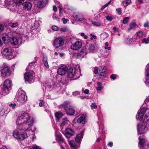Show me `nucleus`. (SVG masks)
I'll use <instances>...</instances> for the list:
<instances>
[{
	"instance_id": "f257e3e1",
	"label": "nucleus",
	"mask_w": 149,
	"mask_h": 149,
	"mask_svg": "<svg viewBox=\"0 0 149 149\" xmlns=\"http://www.w3.org/2000/svg\"><path fill=\"white\" fill-rule=\"evenodd\" d=\"M17 129L23 131H29L33 126L34 121L30 115L27 113H23L18 117L16 121Z\"/></svg>"
},
{
	"instance_id": "f03ea898",
	"label": "nucleus",
	"mask_w": 149,
	"mask_h": 149,
	"mask_svg": "<svg viewBox=\"0 0 149 149\" xmlns=\"http://www.w3.org/2000/svg\"><path fill=\"white\" fill-rule=\"evenodd\" d=\"M81 70L79 66L77 69L74 67L70 68L68 72V76L71 79H77L80 77Z\"/></svg>"
},
{
	"instance_id": "7ed1b4c3",
	"label": "nucleus",
	"mask_w": 149,
	"mask_h": 149,
	"mask_svg": "<svg viewBox=\"0 0 149 149\" xmlns=\"http://www.w3.org/2000/svg\"><path fill=\"white\" fill-rule=\"evenodd\" d=\"M12 81L9 79L6 80L4 82L3 88H1L0 94L5 96L8 94L11 89Z\"/></svg>"
},
{
	"instance_id": "20e7f679",
	"label": "nucleus",
	"mask_w": 149,
	"mask_h": 149,
	"mask_svg": "<svg viewBox=\"0 0 149 149\" xmlns=\"http://www.w3.org/2000/svg\"><path fill=\"white\" fill-rule=\"evenodd\" d=\"M83 135V132H81L77 135L75 138V140L77 143H76L73 141H69V144L72 148L74 149H77L79 148L80 146L79 144L81 142Z\"/></svg>"
},
{
	"instance_id": "39448f33",
	"label": "nucleus",
	"mask_w": 149,
	"mask_h": 149,
	"mask_svg": "<svg viewBox=\"0 0 149 149\" xmlns=\"http://www.w3.org/2000/svg\"><path fill=\"white\" fill-rule=\"evenodd\" d=\"M16 97L20 105L22 104L27 100V97L25 95V92L21 89L18 90Z\"/></svg>"
},
{
	"instance_id": "423d86ee",
	"label": "nucleus",
	"mask_w": 149,
	"mask_h": 149,
	"mask_svg": "<svg viewBox=\"0 0 149 149\" xmlns=\"http://www.w3.org/2000/svg\"><path fill=\"white\" fill-rule=\"evenodd\" d=\"M24 75V78L26 82L28 83H31L33 81V75L34 74L33 70L30 69L27 70Z\"/></svg>"
},
{
	"instance_id": "0eeeda50",
	"label": "nucleus",
	"mask_w": 149,
	"mask_h": 149,
	"mask_svg": "<svg viewBox=\"0 0 149 149\" xmlns=\"http://www.w3.org/2000/svg\"><path fill=\"white\" fill-rule=\"evenodd\" d=\"M64 41V39L62 36L56 38L54 40L53 45L57 48L63 45Z\"/></svg>"
},
{
	"instance_id": "6e6552de",
	"label": "nucleus",
	"mask_w": 149,
	"mask_h": 149,
	"mask_svg": "<svg viewBox=\"0 0 149 149\" xmlns=\"http://www.w3.org/2000/svg\"><path fill=\"white\" fill-rule=\"evenodd\" d=\"M2 54L6 57L10 59L14 58L15 56V53L14 52H12L11 50L8 48H4L2 52Z\"/></svg>"
},
{
	"instance_id": "1a4fd4ad",
	"label": "nucleus",
	"mask_w": 149,
	"mask_h": 149,
	"mask_svg": "<svg viewBox=\"0 0 149 149\" xmlns=\"http://www.w3.org/2000/svg\"><path fill=\"white\" fill-rule=\"evenodd\" d=\"M1 74L2 76L3 77L8 76L11 73V70L9 67L6 64L4 63L3 64Z\"/></svg>"
},
{
	"instance_id": "9d476101",
	"label": "nucleus",
	"mask_w": 149,
	"mask_h": 149,
	"mask_svg": "<svg viewBox=\"0 0 149 149\" xmlns=\"http://www.w3.org/2000/svg\"><path fill=\"white\" fill-rule=\"evenodd\" d=\"M68 102H65L62 105L63 107L65 108L66 113L70 115H73L75 112L74 110L70 107H68Z\"/></svg>"
},
{
	"instance_id": "9b49d317",
	"label": "nucleus",
	"mask_w": 149,
	"mask_h": 149,
	"mask_svg": "<svg viewBox=\"0 0 149 149\" xmlns=\"http://www.w3.org/2000/svg\"><path fill=\"white\" fill-rule=\"evenodd\" d=\"M137 130L139 134H142L146 133L148 130V127L145 125H142L141 124H137Z\"/></svg>"
},
{
	"instance_id": "f8f14e48",
	"label": "nucleus",
	"mask_w": 149,
	"mask_h": 149,
	"mask_svg": "<svg viewBox=\"0 0 149 149\" xmlns=\"http://www.w3.org/2000/svg\"><path fill=\"white\" fill-rule=\"evenodd\" d=\"M146 109L145 107L141 108L138 111V113L136 116V119L140 120H141L144 114L146 112Z\"/></svg>"
},
{
	"instance_id": "ddd939ff",
	"label": "nucleus",
	"mask_w": 149,
	"mask_h": 149,
	"mask_svg": "<svg viewBox=\"0 0 149 149\" xmlns=\"http://www.w3.org/2000/svg\"><path fill=\"white\" fill-rule=\"evenodd\" d=\"M73 18L77 21L80 22L84 19V16L79 12H75L73 14Z\"/></svg>"
},
{
	"instance_id": "4468645a",
	"label": "nucleus",
	"mask_w": 149,
	"mask_h": 149,
	"mask_svg": "<svg viewBox=\"0 0 149 149\" xmlns=\"http://www.w3.org/2000/svg\"><path fill=\"white\" fill-rule=\"evenodd\" d=\"M82 44V43L81 42L77 41L72 45L71 48L72 49L77 50L81 47Z\"/></svg>"
},
{
	"instance_id": "2eb2a0df",
	"label": "nucleus",
	"mask_w": 149,
	"mask_h": 149,
	"mask_svg": "<svg viewBox=\"0 0 149 149\" xmlns=\"http://www.w3.org/2000/svg\"><path fill=\"white\" fill-rule=\"evenodd\" d=\"M145 75L146 78L145 83L149 86V63L146 66Z\"/></svg>"
},
{
	"instance_id": "dca6fc26",
	"label": "nucleus",
	"mask_w": 149,
	"mask_h": 149,
	"mask_svg": "<svg viewBox=\"0 0 149 149\" xmlns=\"http://www.w3.org/2000/svg\"><path fill=\"white\" fill-rule=\"evenodd\" d=\"M68 70V68L65 66L61 67L58 69V73L60 75L65 74Z\"/></svg>"
},
{
	"instance_id": "f3484780",
	"label": "nucleus",
	"mask_w": 149,
	"mask_h": 149,
	"mask_svg": "<svg viewBox=\"0 0 149 149\" xmlns=\"http://www.w3.org/2000/svg\"><path fill=\"white\" fill-rule=\"evenodd\" d=\"M74 134L73 130L70 128H66L65 130L64 135L67 138H70Z\"/></svg>"
},
{
	"instance_id": "a211bd4d",
	"label": "nucleus",
	"mask_w": 149,
	"mask_h": 149,
	"mask_svg": "<svg viewBox=\"0 0 149 149\" xmlns=\"http://www.w3.org/2000/svg\"><path fill=\"white\" fill-rule=\"evenodd\" d=\"M48 0H39L38 2L37 7L39 8H43L48 3Z\"/></svg>"
},
{
	"instance_id": "6ab92c4d",
	"label": "nucleus",
	"mask_w": 149,
	"mask_h": 149,
	"mask_svg": "<svg viewBox=\"0 0 149 149\" xmlns=\"http://www.w3.org/2000/svg\"><path fill=\"white\" fill-rule=\"evenodd\" d=\"M106 70V68L105 66L100 67L99 69V72L100 75L103 77H105V72Z\"/></svg>"
},
{
	"instance_id": "aec40b11",
	"label": "nucleus",
	"mask_w": 149,
	"mask_h": 149,
	"mask_svg": "<svg viewBox=\"0 0 149 149\" xmlns=\"http://www.w3.org/2000/svg\"><path fill=\"white\" fill-rule=\"evenodd\" d=\"M85 116L84 115H82L81 116L78 118L77 119L75 118L74 119V121H77L78 123L84 124L85 122Z\"/></svg>"
},
{
	"instance_id": "412c9836",
	"label": "nucleus",
	"mask_w": 149,
	"mask_h": 149,
	"mask_svg": "<svg viewBox=\"0 0 149 149\" xmlns=\"http://www.w3.org/2000/svg\"><path fill=\"white\" fill-rule=\"evenodd\" d=\"M70 123V122L68 120L66 119L63 120L61 125V129L62 130L63 128H66L68 127Z\"/></svg>"
},
{
	"instance_id": "4be33fe9",
	"label": "nucleus",
	"mask_w": 149,
	"mask_h": 149,
	"mask_svg": "<svg viewBox=\"0 0 149 149\" xmlns=\"http://www.w3.org/2000/svg\"><path fill=\"white\" fill-rule=\"evenodd\" d=\"M23 6L26 9H30L32 6V4L29 1H26L23 3Z\"/></svg>"
},
{
	"instance_id": "5701e85b",
	"label": "nucleus",
	"mask_w": 149,
	"mask_h": 149,
	"mask_svg": "<svg viewBox=\"0 0 149 149\" xmlns=\"http://www.w3.org/2000/svg\"><path fill=\"white\" fill-rule=\"evenodd\" d=\"M10 42L12 45H16L18 44L19 41L15 37H13L10 40Z\"/></svg>"
},
{
	"instance_id": "b1692460",
	"label": "nucleus",
	"mask_w": 149,
	"mask_h": 149,
	"mask_svg": "<svg viewBox=\"0 0 149 149\" xmlns=\"http://www.w3.org/2000/svg\"><path fill=\"white\" fill-rule=\"evenodd\" d=\"M139 147H140V148L141 149L144 147L143 146L144 143L145 142V140L144 139H141L140 137L139 138Z\"/></svg>"
},
{
	"instance_id": "393cba45",
	"label": "nucleus",
	"mask_w": 149,
	"mask_h": 149,
	"mask_svg": "<svg viewBox=\"0 0 149 149\" xmlns=\"http://www.w3.org/2000/svg\"><path fill=\"white\" fill-rule=\"evenodd\" d=\"M57 137L60 141V142H61V141L62 142V143H61V148H62V149H64V147L63 146V145L64 143L65 144V143H64V139L61 136V135H58L57 136Z\"/></svg>"
},
{
	"instance_id": "a878e982",
	"label": "nucleus",
	"mask_w": 149,
	"mask_h": 149,
	"mask_svg": "<svg viewBox=\"0 0 149 149\" xmlns=\"http://www.w3.org/2000/svg\"><path fill=\"white\" fill-rule=\"evenodd\" d=\"M36 62H33L30 63L28 66L27 68H26V70H30V69L34 68L36 65Z\"/></svg>"
},
{
	"instance_id": "bb28decb",
	"label": "nucleus",
	"mask_w": 149,
	"mask_h": 149,
	"mask_svg": "<svg viewBox=\"0 0 149 149\" xmlns=\"http://www.w3.org/2000/svg\"><path fill=\"white\" fill-rule=\"evenodd\" d=\"M63 116V114L59 112H56L55 114V116L56 118V120H59Z\"/></svg>"
},
{
	"instance_id": "cd10ccee",
	"label": "nucleus",
	"mask_w": 149,
	"mask_h": 149,
	"mask_svg": "<svg viewBox=\"0 0 149 149\" xmlns=\"http://www.w3.org/2000/svg\"><path fill=\"white\" fill-rule=\"evenodd\" d=\"M43 62L44 64L45 67L48 68H49V65L47 62V58L46 56H43Z\"/></svg>"
},
{
	"instance_id": "c85d7f7f",
	"label": "nucleus",
	"mask_w": 149,
	"mask_h": 149,
	"mask_svg": "<svg viewBox=\"0 0 149 149\" xmlns=\"http://www.w3.org/2000/svg\"><path fill=\"white\" fill-rule=\"evenodd\" d=\"M31 20L33 22H35L34 24L32 25V27L34 29H36L38 28L39 26L38 22L37 21H36L34 19H32Z\"/></svg>"
},
{
	"instance_id": "c756f323",
	"label": "nucleus",
	"mask_w": 149,
	"mask_h": 149,
	"mask_svg": "<svg viewBox=\"0 0 149 149\" xmlns=\"http://www.w3.org/2000/svg\"><path fill=\"white\" fill-rule=\"evenodd\" d=\"M21 134L19 133V131L17 130H15L13 133V136L15 138L19 139V135Z\"/></svg>"
},
{
	"instance_id": "7c9ffc66",
	"label": "nucleus",
	"mask_w": 149,
	"mask_h": 149,
	"mask_svg": "<svg viewBox=\"0 0 149 149\" xmlns=\"http://www.w3.org/2000/svg\"><path fill=\"white\" fill-rule=\"evenodd\" d=\"M14 0H5V3L9 6H12L14 3Z\"/></svg>"
},
{
	"instance_id": "2f4dec72",
	"label": "nucleus",
	"mask_w": 149,
	"mask_h": 149,
	"mask_svg": "<svg viewBox=\"0 0 149 149\" xmlns=\"http://www.w3.org/2000/svg\"><path fill=\"white\" fill-rule=\"evenodd\" d=\"M27 137V135L26 134H21L20 135H19L18 139L22 140Z\"/></svg>"
},
{
	"instance_id": "473e14b6",
	"label": "nucleus",
	"mask_w": 149,
	"mask_h": 149,
	"mask_svg": "<svg viewBox=\"0 0 149 149\" xmlns=\"http://www.w3.org/2000/svg\"><path fill=\"white\" fill-rule=\"evenodd\" d=\"M149 121V112L147 113L145 116L143 120L144 123H146Z\"/></svg>"
},
{
	"instance_id": "72a5a7b5",
	"label": "nucleus",
	"mask_w": 149,
	"mask_h": 149,
	"mask_svg": "<svg viewBox=\"0 0 149 149\" xmlns=\"http://www.w3.org/2000/svg\"><path fill=\"white\" fill-rule=\"evenodd\" d=\"M131 0H124L122 2L125 6H126L130 3Z\"/></svg>"
},
{
	"instance_id": "f704fd0d",
	"label": "nucleus",
	"mask_w": 149,
	"mask_h": 149,
	"mask_svg": "<svg viewBox=\"0 0 149 149\" xmlns=\"http://www.w3.org/2000/svg\"><path fill=\"white\" fill-rule=\"evenodd\" d=\"M136 26V24L135 23H132L131 24L129 25L130 27L128 29V31H130L132 29H134Z\"/></svg>"
},
{
	"instance_id": "c9c22d12",
	"label": "nucleus",
	"mask_w": 149,
	"mask_h": 149,
	"mask_svg": "<svg viewBox=\"0 0 149 149\" xmlns=\"http://www.w3.org/2000/svg\"><path fill=\"white\" fill-rule=\"evenodd\" d=\"M24 0H14V2L17 5H19L23 3L24 2Z\"/></svg>"
},
{
	"instance_id": "e433bc0d",
	"label": "nucleus",
	"mask_w": 149,
	"mask_h": 149,
	"mask_svg": "<svg viewBox=\"0 0 149 149\" xmlns=\"http://www.w3.org/2000/svg\"><path fill=\"white\" fill-rule=\"evenodd\" d=\"M134 40L132 38H127L125 40V42L127 44H131Z\"/></svg>"
},
{
	"instance_id": "4c0bfd02",
	"label": "nucleus",
	"mask_w": 149,
	"mask_h": 149,
	"mask_svg": "<svg viewBox=\"0 0 149 149\" xmlns=\"http://www.w3.org/2000/svg\"><path fill=\"white\" fill-rule=\"evenodd\" d=\"M2 40L5 44H7L9 42L8 38L4 36H3Z\"/></svg>"
},
{
	"instance_id": "58836bf2",
	"label": "nucleus",
	"mask_w": 149,
	"mask_h": 149,
	"mask_svg": "<svg viewBox=\"0 0 149 149\" xmlns=\"http://www.w3.org/2000/svg\"><path fill=\"white\" fill-rule=\"evenodd\" d=\"M2 40L5 44H7L9 42L8 38L4 36H3Z\"/></svg>"
},
{
	"instance_id": "ea45409f",
	"label": "nucleus",
	"mask_w": 149,
	"mask_h": 149,
	"mask_svg": "<svg viewBox=\"0 0 149 149\" xmlns=\"http://www.w3.org/2000/svg\"><path fill=\"white\" fill-rule=\"evenodd\" d=\"M64 8L65 9L69 10H73V8L71 6L67 4L65 5Z\"/></svg>"
},
{
	"instance_id": "a19ab883",
	"label": "nucleus",
	"mask_w": 149,
	"mask_h": 149,
	"mask_svg": "<svg viewBox=\"0 0 149 149\" xmlns=\"http://www.w3.org/2000/svg\"><path fill=\"white\" fill-rule=\"evenodd\" d=\"M52 17L54 20H55L58 22L59 21V19L58 17L56 15V14L55 13L53 14Z\"/></svg>"
},
{
	"instance_id": "79ce46f5",
	"label": "nucleus",
	"mask_w": 149,
	"mask_h": 149,
	"mask_svg": "<svg viewBox=\"0 0 149 149\" xmlns=\"http://www.w3.org/2000/svg\"><path fill=\"white\" fill-rule=\"evenodd\" d=\"M17 25H18L17 23H13L10 22L9 23V26L13 27V28L15 27Z\"/></svg>"
},
{
	"instance_id": "37998d69",
	"label": "nucleus",
	"mask_w": 149,
	"mask_h": 149,
	"mask_svg": "<svg viewBox=\"0 0 149 149\" xmlns=\"http://www.w3.org/2000/svg\"><path fill=\"white\" fill-rule=\"evenodd\" d=\"M129 19V18L128 17H126L123 19V23L124 24H126L128 22Z\"/></svg>"
},
{
	"instance_id": "c03bdc74",
	"label": "nucleus",
	"mask_w": 149,
	"mask_h": 149,
	"mask_svg": "<svg viewBox=\"0 0 149 149\" xmlns=\"http://www.w3.org/2000/svg\"><path fill=\"white\" fill-rule=\"evenodd\" d=\"M136 34L138 37H141L143 36V33L141 31H139L136 32Z\"/></svg>"
},
{
	"instance_id": "a18cd8bd",
	"label": "nucleus",
	"mask_w": 149,
	"mask_h": 149,
	"mask_svg": "<svg viewBox=\"0 0 149 149\" xmlns=\"http://www.w3.org/2000/svg\"><path fill=\"white\" fill-rule=\"evenodd\" d=\"M92 24L94 25L97 27L100 26L101 24L100 23L97 22H92Z\"/></svg>"
},
{
	"instance_id": "49530a36",
	"label": "nucleus",
	"mask_w": 149,
	"mask_h": 149,
	"mask_svg": "<svg viewBox=\"0 0 149 149\" xmlns=\"http://www.w3.org/2000/svg\"><path fill=\"white\" fill-rule=\"evenodd\" d=\"M9 106L11 107L12 109H14L17 106V104L15 103H11L9 104Z\"/></svg>"
},
{
	"instance_id": "de8ad7c7",
	"label": "nucleus",
	"mask_w": 149,
	"mask_h": 149,
	"mask_svg": "<svg viewBox=\"0 0 149 149\" xmlns=\"http://www.w3.org/2000/svg\"><path fill=\"white\" fill-rule=\"evenodd\" d=\"M114 0H110L107 3L105 4L103 6H102L101 8L102 9H103L105 8L108 6L110 3L112 1Z\"/></svg>"
},
{
	"instance_id": "09e8293b",
	"label": "nucleus",
	"mask_w": 149,
	"mask_h": 149,
	"mask_svg": "<svg viewBox=\"0 0 149 149\" xmlns=\"http://www.w3.org/2000/svg\"><path fill=\"white\" fill-rule=\"evenodd\" d=\"M80 92L77 91H75L73 92L72 94L73 95L76 96L79 95L80 94Z\"/></svg>"
},
{
	"instance_id": "8fccbe9b",
	"label": "nucleus",
	"mask_w": 149,
	"mask_h": 149,
	"mask_svg": "<svg viewBox=\"0 0 149 149\" xmlns=\"http://www.w3.org/2000/svg\"><path fill=\"white\" fill-rule=\"evenodd\" d=\"M5 110L4 109H2L0 110V116H2L4 114Z\"/></svg>"
},
{
	"instance_id": "3c124183",
	"label": "nucleus",
	"mask_w": 149,
	"mask_h": 149,
	"mask_svg": "<svg viewBox=\"0 0 149 149\" xmlns=\"http://www.w3.org/2000/svg\"><path fill=\"white\" fill-rule=\"evenodd\" d=\"M89 35L91 36L90 39L91 40H93V39H95L97 38L96 36H95L94 35L92 34V33H90Z\"/></svg>"
},
{
	"instance_id": "603ef678",
	"label": "nucleus",
	"mask_w": 149,
	"mask_h": 149,
	"mask_svg": "<svg viewBox=\"0 0 149 149\" xmlns=\"http://www.w3.org/2000/svg\"><path fill=\"white\" fill-rule=\"evenodd\" d=\"M89 49L91 52H92L95 50V47L93 45H91L89 47Z\"/></svg>"
},
{
	"instance_id": "864d4df0",
	"label": "nucleus",
	"mask_w": 149,
	"mask_h": 149,
	"mask_svg": "<svg viewBox=\"0 0 149 149\" xmlns=\"http://www.w3.org/2000/svg\"><path fill=\"white\" fill-rule=\"evenodd\" d=\"M106 18L108 20L111 21L112 20L113 18L112 17L109 15H107L106 16Z\"/></svg>"
},
{
	"instance_id": "5fc2aeb1",
	"label": "nucleus",
	"mask_w": 149,
	"mask_h": 149,
	"mask_svg": "<svg viewBox=\"0 0 149 149\" xmlns=\"http://www.w3.org/2000/svg\"><path fill=\"white\" fill-rule=\"evenodd\" d=\"M103 88V87L102 86H98L96 88V90L97 91H101Z\"/></svg>"
},
{
	"instance_id": "6e6d98bb",
	"label": "nucleus",
	"mask_w": 149,
	"mask_h": 149,
	"mask_svg": "<svg viewBox=\"0 0 149 149\" xmlns=\"http://www.w3.org/2000/svg\"><path fill=\"white\" fill-rule=\"evenodd\" d=\"M59 15L62 16L63 15V10L60 7H59Z\"/></svg>"
},
{
	"instance_id": "4d7b16f0",
	"label": "nucleus",
	"mask_w": 149,
	"mask_h": 149,
	"mask_svg": "<svg viewBox=\"0 0 149 149\" xmlns=\"http://www.w3.org/2000/svg\"><path fill=\"white\" fill-rule=\"evenodd\" d=\"M91 107L92 109H96L97 108V106L94 103H93L91 105Z\"/></svg>"
},
{
	"instance_id": "13d9d810",
	"label": "nucleus",
	"mask_w": 149,
	"mask_h": 149,
	"mask_svg": "<svg viewBox=\"0 0 149 149\" xmlns=\"http://www.w3.org/2000/svg\"><path fill=\"white\" fill-rule=\"evenodd\" d=\"M149 40H148V39H146V38H144L142 40V42L143 43L145 42V44H147L149 43Z\"/></svg>"
},
{
	"instance_id": "bf43d9fd",
	"label": "nucleus",
	"mask_w": 149,
	"mask_h": 149,
	"mask_svg": "<svg viewBox=\"0 0 149 149\" xmlns=\"http://www.w3.org/2000/svg\"><path fill=\"white\" fill-rule=\"evenodd\" d=\"M110 77L113 80L115 79L117 77V76L114 74H112L110 76Z\"/></svg>"
},
{
	"instance_id": "052dcab7",
	"label": "nucleus",
	"mask_w": 149,
	"mask_h": 149,
	"mask_svg": "<svg viewBox=\"0 0 149 149\" xmlns=\"http://www.w3.org/2000/svg\"><path fill=\"white\" fill-rule=\"evenodd\" d=\"M4 26L3 25L0 24V32H1L4 30Z\"/></svg>"
},
{
	"instance_id": "680f3d73",
	"label": "nucleus",
	"mask_w": 149,
	"mask_h": 149,
	"mask_svg": "<svg viewBox=\"0 0 149 149\" xmlns=\"http://www.w3.org/2000/svg\"><path fill=\"white\" fill-rule=\"evenodd\" d=\"M105 36L106 38H107L109 36L108 34L107 33L105 32L103 34H102L101 35V36Z\"/></svg>"
},
{
	"instance_id": "e2e57ef3",
	"label": "nucleus",
	"mask_w": 149,
	"mask_h": 149,
	"mask_svg": "<svg viewBox=\"0 0 149 149\" xmlns=\"http://www.w3.org/2000/svg\"><path fill=\"white\" fill-rule=\"evenodd\" d=\"M52 29L54 31H56L58 30V27L56 26H52Z\"/></svg>"
},
{
	"instance_id": "0e129e2a",
	"label": "nucleus",
	"mask_w": 149,
	"mask_h": 149,
	"mask_svg": "<svg viewBox=\"0 0 149 149\" xmlns=\"http://www.w3.org/2000/svg\"><path fill=\"white\" fill-rule=\"evenodd\" d=\"M98 71L99 70H98V68H97L95 67L94 68V72L95 74H97Z\"/></svg>"
},
{
	"instance_id": "69168bd1",
	"label": "nucleus",
	"mask_w": 149,
	"mask_h": 149,
	"mask_svg": "<svg viewBox=\"0 0 149 149\" xmlns=\"http://www.w3.org/2000/svg\"><path fill=\"white\" fill-rule=\"evenodd\" d=\"M117 11V13L119 15H121V9L120 8H118V9H116Z\"/></svg>"
},
{
	"instance_id": "338daca9",
	"label": "nucleus",
	"mask_w": 149,
	"mask_h": 149,
	"mask_svg": "<svg viewBox=\"0 0 149 149\" xmlns=\"http://www.w3.org/2000/svg\"><path fill=\"white\" fill-rule=\"evenodd\" d=\"M53 10L55 12H56L57 11V7L55 5H54L53 6Z\"/></svg>"
},
{
	"instance_id": "774afa93",
	"label": "nucleus",
	"mask_w": 149,
	"mask_h": 149,
	"mask_svg": "<svg viewBox=\"0 0 149 149\" xmlns=\"http://www.w3.org/2000/svg\"><path fill=\"white\" fill-rule=\"evenodd\" d=\"M149 23L148 22H147L144 24V27H148L149 26Z\"/></svg>"
}]
</instances>
